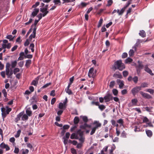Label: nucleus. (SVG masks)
<instances>
[{
    "label": "nucleus",
    "mask_w": 154,
    "mask_h": 154,
    "mask_svg": "<svg viewBox=\"0 0 154 154\" xmlns=\"http://www.w3.org/2000/svg\"><path fill=\"white\" fill-rule=\"evenodd\" d=\"M114 67L115 69H118L120 71H122L125 69V66L122 63L121 60H119L114 63Z\"/></svg>",
    "instance_id": "1"
},
{
    "label": "nucleus",
    "mask_w": 154,
    "mask_h": 154,
    "mask_svg": "<svg viewBox=\"0 0 154 154\" xmlns=\"http://www.w3.org/2000/svg\"><path fill=\"white\" fill-rule=\"evenodd\" d=\"M11 110V109L8 106H6V108L2 107L1 108L2 115L3 119L5 118L7 115L9 114Z\"/></svg>",
    "instance_id": "2"
},
{
    "label": "nucleus",
    "mask_w": 154,
    "mask_h": 154,
    "mask_svg": "<svg viewBox=\"0 0 154 154\" xmlns=\"http://www.w3.org/2000/svg\"><path fill=\"white\" fill-rule=\"evenodd\" d=\"M83 133L84 131H82L81 129L79 130L76 133L77 137L76 138V139H78L81 143H83L85 139Z\"/></svg>",
    "instance_id": "3"
},
{
    "label": "nucleus",
    "mask_w": 154,
    "mask_h": 154,
    "mask_svg": "<svg viewBox=\"0 0 154 154\" xmlns=\"http://www.w3.org/2000/svg\"><path fill=\"white\" fill-rule=\"evenodd\" d=\"M97 70L94 69L93 68H91L89 70L88 72V76L89 77L94 78L96 76Z\"/></svg>",
    "instance_id": "4"
},
{
    "label": "nucleus",
    "mask_w": 154,
    "mask_h": 154,
    "mask_svg": "<svg viewBox=\"0 0 154 154\" xmlns=\"http://www.w3.org/2000/svg\"><path fill=\"white\" fill-rule=\"evenodd\" d=\"M113 97L111 94L109 93L107 94L104 97L105 102H107L112 100L113 99Z\"/></svg>",
    "instance_id": "5"
},
{
    "label": "nucleus",
    "mask_w": 154,
    "mask_h": 154,
    "mask_svg": "<svg viewBox=\"0 0 154 154\" xmlns=\"http://www.w3.org/2000/svg\"><path fill=\"white\" fill-rule=\"evenodd\" d=\"M141 90V87L140 86H136L132 89L131 92L134 95H135L140 91Z\"/></svg>",
    "instance_id": "6"
},
{
    "label": "nucleus",
    "mask_w": 154,
    "mask_h": 154,
    "mask_svg": "<svg viewBox=\"0 0 154 154\" xmlns=\"http://www.w3.org/2000/svg\"><path fill=\"white\" fill-rule=\"evenodd\" d=\"M93 124L94 126L93 128L96 129H98L101 126V124L98 121H94Z\"/></svg>",
    "instance_id": "7"
},
{
    "label": "nucleus",
    "mask_w": 154,
    "mask_h": 154,
    "mask_svg": "<svg viewBox=\"0 0 154 154\" xmlns=\"http://www.w3.org/2000/svg\"><path fill=\"white\" fill-rule=\"evenodd\" d=\"M140 94L142 95L143 97L148 99H151L152 98V96L149 94L147 93H145L142 91H140Z\"/></svg>",
    "instance_id": "8"
},
{
    "label": "nucleus",
    "mask_w": 154,
    "mask_h": 154,
    "mask_svg": "<svg viewBox=\"0 0 154 154\" xmlns=\"http://www.w3.org/2000/svg\"><path fill=\"white\" fill-rule=\"evenodd\" d=\"M48 8H40V11L42 12L43 14L45 16L49 13V11L47 10Z\"/></svg>",
    "instance_id": "9"
},
{
    "label": "nucleus",
    "mask_w": 154,
    "mask_h": 154,
    "mask_svg": "<svg viewBox=\"0 0 154 154\" xmlns=\"http://www.w3.org/2000/svg\"><path fill=\"white\" fill-rule=\"evenodd\" d=\"M117 83L119 85V88L120 89H122L124 85V81L120 79H118L116 80Z\"/></svg>",
    "instance_id": "10"
},
{
    "label": "nucleus",
    "mask_w": 154,
    "mask_h": 154,
    "mask_svg": "<svg viewBox=\"0 0 154 154\" xmlns=\"http://www.w3.org/2000/svg\"><path fill=\"white\" fill-rule=\"evenodd\" d=\"M39 11V8H35L33 10V11L32 12L31 17H34L36 16Z\"/></svg>",
    "instance_id": "11"
},
{
    "label": "nucleus",
    "mask_w": 154,
    "mask_h": 154,
    "mask_svg": "<svg viewBox=\"0 0 154 154\" xmlns=\"http://www.w3.org/2000/svg\"><path fill=\"white\" fill-rule=\"evenodd\" d=\"M113 77L116 79H122V76L121 73L118 72V73L116 72V73H114L113 75Z\"/></svg>",
    "instance_id": "12"
},
{
    "label": "nucleus",
    "mask_w": 154,
    "mask_h": 154,
    "mask_svg": "<svg viewBox=\"0 0 154 154\" xmlns=\"http://www.w3.org/2000/svg\"><path fill=\"white\" fill-rule=\"evenodd\" d=\"M39 79V77H37L36 78H35L34 80H33L31 83V85H33L35 86H36L38 83V81Z\"/></svg>",
    "instance_id": "13"
},
{
    "label": "nucleus",
    "mask_w": 154,
    "mask_h": 154,
    "mask_svg": "<svg viewBox=\"0 0 154 154\" xmlns=\"http://www.w3.org/2000/svg\"><path fill=\"white\" fill-rule=\"evenodd\" d=\"M144 70L145 71L149 73L151 75H153V74L152 73V70L149 68L147 65H146L144 67Z\"/></svg>",
    "instance_id": "14"
},
{
    "label": "nucleus",
    "mask_w": 154,
    "mask_h": 154,
    "mask_svg": "<svg viewBox=\"0 0 154 154\" xmlns=\"http://www.w3.org/2000/svg\"><path fill=\"white\" fill-rule=\"evenodd\" d=\"M23 114V112H21L19 113L17 115V117L15 119L14 121L16 122H17L20 119V118L22 117Z\"/></svg>",
    "instance_id": "15"
},
{
    "label": "nucleus",
    "mask_w": 154,
    "mask_h": 154,
    "mask_svg": "<svg viewBox=\"0 0 154 154\" xmlns=\"http://www.w3.org/2000/svg\"><path fill=\"white\" fill-rule=\"evenodd\" d=\"M139 35L143 38L145 37L146 36V34L143 30H140L139 33Z\"/></svg>",
    "instance_id": "16"
},
{
    "label": "nucleus",
    "mask_w": 154,
    "mask_h": 154,
    "mask_svg": "<svg viewBox=\"0 0 154 154\" xmlns=\"http://www.w3.org/2000/svg\"><path fill=\"white\" fill-rule=\"evenodd\" d=\"M146 132L148 137H150L152 136V133L151 131L148 130H146Z\"/></svg>",
    "instance_id": "17"
},
{
    "label": "nucleus",
    "mask_w": 154,
    "mask_h": 154,
    "mask_svg": "<svg viewBox=\"0 0 154 154\" xmlns=\"http://www.w3.org/2000/svg\"><path fill=\"white\" fill-rule=\"evenodd\" d=\"M26 113L27 114V115L29 116H31L32 115V111L30 110V108L27 109L26 110Z\"/></svg>",
    "instance_id": "18"
},
{
    "label": "nucleus",
    "mask_w": 154,
    "mask_h": 154,
    "mask_svg": "<svg viewBox=\"0 0 154 154\" xmlns=\"http://www.w3.org/2000/svg\"><path fill=\"white\" fill-rule=\"evenodd\" d=\"M36 28H34L33 29V31L32 34L30 35V37H32L33 38H35V37L36 32Z\"/></svg>",
    "instance_id": "19"
},
{
    "label": "nucleus",
    "mask_w": 154,
    "mask_h": 154,
    "mask_svg": "<svg viewBox=\"0 0 154 154\" xmlns=\"http://www.w3.org/2000/svg\"><path fill=\"white\" fill-rule=\"evenodd\" d=\"M58 108L60 109H62L63 108H66V106H64L63 103L60 102L59 103Z\"/></svg>",
    "instance_id": "20"
},
{
    "label": "nucleus",
    "mask_w": 154,
    "mask_h": 154,
    "mask_svg": "<svg viewBox=\"0 0 154 154\" xmlns=\"http://www.w3.org/2000/svg\"><path fill=\"white\" fill-rule=\"evenodd\" d=\"M80 118H81L83 121L85 122V123H87L88 121V117L85 116H80Z\"/></svg>",
    "instance_id": "21"
},
{
    "label": "nucleus",
    "mask_w": 154,
    "mask_h": 154,
    "mask_svg": "<svg viewBox=\"0 0 154 154\" xmlns=\"http://www.w3.org/2000/svg\"><path fill=\"white\" fill-rule=\"evenodd\" d=\"M148 84L146 82H143L141 84V85L140 87H141V88H145L148 87Z\"/></svg>",
    "instance_id": "22"
},
{
    "label": "nucleus",
    "mask_w": 154,
    "mask_h": 154,
    "mask_svg": "<svg viewBox=\"0 0 154 154\" xmlns=\"http://www.w3.org/2000/svg\"><path fill=\"white\" fill-rule=\"evenodd\" d=\"M125 8H123L121 10V11H120L118 9L117 11V12L118 14L119 15H121L123 14L124 11H125Z\"/></svg>",
    "instance_id": "23"
},
{
    "label": "nucleus",
    "mask_w": 154,
    "mask_h": 154,
    "mask_svg": "<svg viewBox=\"0 0 154 154\" xmlns=\"http://www.w3.org/2000/svg\"><path fill=\"white\" fill-rule=\"evenodd\" d=\"M117 122L120 124V126L123 125L124 122L122 119H120L118 120Z\"/></svg>",
    "instance_id": "24"
},
{
    "label": "nucleus",
    "mask_w": 154,
    "mask_h": 154,
    "mask_svg": "<svg viewBox=\"0 0 154 154\" xmlns=\"http://www.w3.org/2000/svg\"><path fill=\"white\" fill-rule=\"evenodd\" d=\"M17 64V61L16 60L13 61L11 62V66L12 68H14Z\"/></svg>",
    "instance_id": "25"
},
{
    "label": "nucleus",
    "mask_w": 154,
    "mask_h": 154,
    "mask_svg": "<svg viewBox=\"0 0 154 154\" xmlns=\"http://www.w3.org/2000/svg\"><path fill=\"white\" fill-rule=\"evenodd\" d=\"M34 45L33 43L31 44L30 45L29 48L31 50L32 52H33L34 51Z\"/></svg>",
    "instance_id": "26"
},
{
    "label": "nucleus",
    "mask_w": 154,
    "mask_h": 154,
    "mask_svg": "<svg viewBox=\"0 0 154 154\" xmlns=\"http://www.w3.org/2000/svg\"><path fill=\"white\" fill-rule=\"evenodd\" d=\"M22 117L21 119L23 121L26 120H27L28 119V117L27 115L26 114H24L23 115H22Z\"/></svg>",
    "instance_id": "27"
},
{
    "label": "nucleus",
    "mask_w": 154,
    "mask_h": 154,
    "mask_svg": "<svg viewBox=\"0 0 154 154\" xmlns=\"http://www.w3.org/2000/svg\"><path fill=\"white\" fill-rule=\"evenodd\" d=\"M6 38L9 39L10 41H12L13 40L14 37L11 35H8L6 36Z\"/></svg>",
    "instance_id": "28"
},
{
    "label": "nucleus",
    "mask_w": 154,
    "mask_h": 154,
    "mask_svg": "<svg viewBox=\"0 0 154 154\" xmlns=\"http://www.w3.org/2000/svg\"><path fill=\"white\" fill-rule=\"evenodd\" d=\"M79 122V119L78 117L76 116L74 119V122L75 124H78Z\"/></svg>",
    "instance_id": "29"
},
{
    "label": "nucleus",
    "mask_w": 154,
    "mask_h": 154,
    "mask_svg": "<svg viewBox=\"0 0 154 154\" xmlns=\"http://www.w3.org/2000/svg\"><path fill=\"white\" fill-rule=\"evenodd\" d=\"M137 102L138 100L137 99H132L131 100V103L133 105L136 106Z\"/></svg>",
    "instance_id": "30"
},
{
    "label": "nucleus",
    "mask_w": 154,
    "mask_h": 154,
    "mask_svg": "<svg viewBox=\"0 0 154 154\" xmlns=\"http://www.w3.org/2000/svg\"><path fill=\"white\" fill-rule=\"evenodd\" d=\"M77 137L76 134L75 133H73L70 136V138L72 139H76V138Z\"/></svg>",
    "instance_id": "31"
},
{
    "label": "nucleus",
    "mask_w": 154,
    "mask_h": 154,
    "mask_svg": "<svg viewBox=\"0 0 154 154\" xmlns=\"http://www.w3.org/2000/svg\"><path fill=\"white\" fill-rule=\"evenodd\" d=\"M87 124L86 123H85L84 124L80 126V128L83 129H85L87 127Z\"/></svg>",
    "instance_id": "32"
},
{
    "label": "nucleus",
    "mask_w": 154,
    "mask_h": 154,
    "mask_svg": "<svg viewBox=\"0 0 154 154\" xmlns=\"http://www.w3.org/2000/svg\"><path fill=\"white\" fill-rule=\"evenodd\" d=\"M31 63V60H27L26 61V63L25 64V66L27 67H28L29 65Z\"/></svg>",
    "instance_id": "33"
},
{
    "label": "nucleus",
    "mask_w": 154,
    "mask_h": 154,
    "mask_svg": "<svg viewBox=\"0 0 154 154\" xmlns=\"http://www.w3.org/2000/svg\"><path fill=\"white\" fill-rule=\"evenodd\" d=\"M133 61L132 59L130 58H128L125 60V63H128L132 62Z\"/></svg>",
    "instance_id": "34"
},
{
    "label": "nucleus",
    "mask_w": 154,
    "mask_h": 154,
    "mask_svg": "<svg viewBox=\"0 0 154 154\" xmlns=\"http://www.w3.org/2000/svg\"><path fill=\"white\" fill-rule=\"evenodd\" d=\"M115 82L114 81H112L110 82L109 87L110 88H113L115 85Z\"/></svg>",
    "instance_id": "35"
},
{
    "label": "nucleus",
    "mask_w": 154,
    "mask_h": 154,
    "mask_svg": "<svg viewBox=\"0 0 154 154\" xmlns=\"http://www.w3.org/2000/svg\"><path fill=\"white\" fill-rule=\"evenodd\" d=\"M98 106L99 108L100 109V110L101 111L103 110L106 108L105 106L103 105H100L99 104V105H98Z\"/></svg>",
    "instance_id": "36"
},
{
    "label": "nucleus",
    "mask_w": 154,
    "mask_h": 154,
    "mask_svg": "<svg viewBox=\"0 0 154 154\" xmlns=\"http://www.w3.org/2000/svg\"><path fill=\"white\" fill-rule=\"evenodd\" d=\"M45 17L44 15L42 13H40L37 16V17L38 18V20L39 21L42 19V17Z\"/></svg>",
    "instance_id": "37"
},
{
    "label": "nucleus",
    "mask_w": 154,
    "mask_h": 154,
    "mask_svg": "<svg viewBox=\"0 0 154 154\" xmlns=\"http://www.w3.org/2000/svg\"><path fill=\"white\" fill-rule=\"evenodd\" d=\"M112 92L113 94L115 96H116L118 94V91L116 89H113L112 90Z\"/></svg>",
    "instance_id": "38"
},
{
    "label": "nucleus",
    "mask_w": 154,
    "mask_h": 154,
    "mask_svg": "<svg viewBox=\"0 0 154 154\" xmlns=\"http://www.w3.org/2000/svg\"><path fill=\"white\" fill-rule=\"evenodd\" d=\"M133 81L135 83H137L138 81V78L137 76H134L132 79Z\"/></svg>",
    "instance_id": "39"
},
{
    "label": "nucleus",
    "mask_w": 154,
    "mask_h": 154,
    "mask_svg": "<svg viewBox=\"0 0 154 154\" xmlns=\"http://www.w3.org/2000/svg\"><path fill=\"white\" fill-rule=\"evenodd\" d=\"M19 148L17 147L16 146H15L14 152L16 154H18L19 152Z\"/></svg>",
    "instance_id": "40"
},
{
    "label": "nucleus",
    "mask_w": 154,
    "mask_h": 154,
    "mask_svg": "<svg viewBox=\"0 0 154 154\" xmlns=\"http://www.w3.org/2000/svg\"><path fill=\"white\" fill-rule=\"evenodd\" d=\"M22 154H27L29 153V150L28 149H26L24 150L23 149H22Z\"/></svg>",
    "instance_id": "41"
},
{
    "label": "nucleus",
    "mask_w": 154,
    "mask_h": 154,
    "mask_svg": "<svg viewBox=\"0 0 154 154\" xmlns=\"http://www.w3.org/2000/svg\"><path fill=\"white\" fill-rule=\"evenodd\" d=\"M21 131L20 130H19L17 132V133L15 135V137L16 138L18 137H19Z\"/></svg>",
    "instance_id": "42"
},
{
    "label": "nucleus",
    "mask_w": 154,
    "mask_h": 154,
    "mask_svg": "<svg viewBox=\"0 0 154 154\" xmlns=\"http://www.w3.org/2000/svg\"><path fill=\"white\" fill-rule=\"evenodd\" d=\"M127 134L125 131H123L121 134V137L123 138L126 137Z\"/></svg>",
    "instance_id": "43"
},
{
    "label": "nucleus",
    "mask_w": 154,
    "mask_h": 154,
    "mask_svg": "<svg viewBox=\"0 0 154 154\" xmlns=\"http://www.w3.org/2000/svg\"><path fill=\"white\" fill-rule=\"evenodd\" d=\"M122 74L124 77H126L128 75V72L127 71H124L122 72Z\"/></svg>",
    "instance_id": "44"
},
{
    "label": "nucleus",
    "mask_w": 154,
    "mask_h": 154,
    "mask_svg": "<svg viewBox=\"0 0 154 154\" xmlns=\"http://www.w3.org/2000/svg\"><path fill=\"white\" fill-rule=\"evenodd\" d=\"M134 51L132 49H131L129 52V55L130 56H131L134 55Z\"/></svg>",
    "instance_id": "45"
},
{
    "label": "nucleus",
    "mask_w": 154,
    "mask_h": 154,
    "mask_svg": "<svg viewBox=\"0 0 154 154\" xmlns=\"http://www.w3.org/2000/svg\"><path fill=\"white\" fill-rule=\"evenodd\" d=\"M20 69L18 68H15L14 70V74H16L17 72H19Z\"/></svg>",
    "instance_id": "46"
},
{
    "label": "nucleus",
    "mask_w": 154,
    "mask_h": 154,
    "mask_svg": "<svg viewBox=\"0 0 154 154\" xmlns=\"http://www.w3.org/2000/svg\"><path fill=\"white\" fill-rule=\"evenodd\" d=\"M131 0H129L128 2H127V3L126 5L123 8H125V9L127 8L128 7L129 5L131 3Z\"/></svg>",
    "instance_id": "47"
},
{
    "label": "nucleus",
    "mask_w": 154,
    "mask_h": 154,
    "mask_svg": "<svg viewBox=\"0 0 154 154\" xmlns=\"http://www.w3.org/2000/svg\"><path fill=\"white\" fill-rule=\"evenodd\" d=\"M134 131L135 132L140 131H141L140 128L137 126H135L134 127Z\"/></svg>",
    "instance_id": "48"
},
{
    "label": "nucleus",
    "mask_w": 154,
    "mask_h": 154,
    "mask_svg": "<svg viewBox=\"0 0 154 154\" xmlns=\"http://www.w3.org/2000/svg\"><path fill=\"white\" fill-rule=\"evenodd\" d=\"M65 91L69 95L72 94V92L69 89H66Z\"/></svg>",
    "instance_id": "49"
},
{
    "label": "nucleus",
    "mask_w": 154,
    "mask_h": 154,
    "mask_svg": "<svg viewBox=\"0 0 154 154\" xmlns=\"http://www.w3.org/2000/svg\"><path fill=\"white\" fill-rule=\"evenodd\" d=\"M103 19L101 18L99 21V23L98 25V27H100L101 26V25L103 23Z\"/></svg>",
    "instance_id": "50"
},
{
    "label": "nucleus",
    "mask_w": 154,
    "mask_h": 154,
    "mask_svg": "<svg viewBox=\"0 0 154 154\" xmlns=\"http://www.w3.org/2000/svg\"><path fill=\"white\" fill-rule=\"evenodd\" d=\"M51 84V83L50 82L47 84H46L45 85H44V86H43L41 88H45L48 86H49V85H50Z\"/></svg>",
    "instance_id": "51"
},
{
    "label": "nucleus",
    "mask_w": 154,
    "mask_h": 154,
    "mask_svg": "<svg viewBox=\"0 0 154 154\" xmlns=\"http://www.w3.org/2000/svg\"><path fill=\"white\" fill-rule=\"evenodd\" d=\"M146 91L149 92L151 94H153L154 93V90L151 89H147Z\"/></svg>",
    "instance_id": "52"
},
{
    "label": "nucleus",
    "mask_w": 154,
    "mask_h": 154,
    "mask_svg": "<svg viewBox=\"0 0 154 154\" xmlns=\"http://www.w3.org/2000/svg\"><path fill=\"white\" fill-rule=\"evenodd\" d=\"M2 92L4 94V96L5 97H6L7 95V93L5 89H4L2 90Z\"/></svg>",
    "instance_id": "53"
},
{
    "label": "nucleus",
    "mask_w": 154,
    "mask_h": 154,
    "mask_svg": "<svg viewBox=\"0 0 154 154\" xmlns=\"http://www.w3.org/2000/svg\"><path fill=\"white\" fill-rule=\"evenodd\" d=\"M6 145V144H5L4 143H2L0 145V147L2 148L5 149Z\"/></svg>",
    "instance_id": "54"
},
{
    "label": "nucleus",
    "mask_w": 154,
    "mask_h": 154,
    "mask_svg": "<svg viewBox=\"0 0 154 154\" xmlns=\"http://www.w3.org/2000/svg\"><path fill=\"white\" fill-rule=\"evenodd\" d=\"M128 56V54L126 53H124L122 55V58H125L127 57Z\"/></svg>",
    "instance_id": "55"
},
{
    "label": "nucleus",
    "mask_w": 154,
    "mask_h": 154,
    "mask_svg": "<svg viewBox=\"0 0 154 154\" xmlns=\"http://www.w3.org/2000/svg\"><path fill=\"white\" fill-rule=\"evenodd\" d=\"M30 41H29V39H27L26 40V42L24 43L25 46H27L29 45V43Z\"/></svg>",
    "instance_id": "56"
},
{
    "label": "nucleus",
    "mask_w": 154,
    "mask_h": 154,
    "mask_svg": "<svg viewBox=\"0 0 154 154\" xmlns=\"http://www.w3.org/2000/svg\"><path fill=\"white\" fill-rule=\"evenodd\" d=\"M53 2L54 3L55 5H57L61 3L60 0H54Z\"/></svg>",
    "instance_id": "57"
},
{
    "label": "nucleus",
    "mask_w": 154,
    "mask_h": 154,
    "mask_svg": "<svg viewBox=\"0 0 154 154\" xmlns=\"http://www.w3.org/2000/svg\"><path fill=\"white\" fill-rule=\"evenodd\" d=\"M39 2H36L35 3V5H32V8H36V7H37V6H38L39 5Z\"/></svg>",
    "instance_id": "58"
},
{
    "label": "nucleus",
    "mask_w": 154,
    "mask_h": 154,
    "mask_svg": "<svg viewBox=\"0 0 154 154\" xmlns=\"http://www.w3.org/2000/svg\"><path fill=\"white\" fill-rule=\"evenodd\" d=\"M55 91L54 90H52L51 92L50 95L53 97L55 95Z\"/></svg>",
    "instance_id": "59"
},
{
    "label": "nucleus",
    "mask_w": 154,
    "mask_h": 154,
    "mask_svg": "<svg viewBox=\"0 0 154 154\" xmlns=\"http://www.w3.org/2000/svg\"><path fill=\"white\" fill-rule=\"evenodd\" d=\"M56 101V99L54 97L52 98L51 100V104L52 105H53L55 103Z\"/></svg>",
    "instance_id": "60"
},
{
    "label": "nucleus",
    "mask_w": 154,
    "mask_h": 154,
    "mask_svg": "<svg viewBox=\"0 0 154 154\" xmlns=\"http://www.w3.org/2000/svg\"><path fill=\"white\" fill-rule=\"evenodd\" d=\"M149 121V119H148V118L145 117L143 119V122H147Z\"/></svg>",
    "instance_id": "61"
},
{
    "label": "nucleus",
    "mask_w": 154,
    "mask_h": 154,
    "mask_svg": "<svg viewBox=\"0 0 154 154\" xmlns=\"http://www.w3.org/2000/svg\"><path fill=\"white\" fill-rule=\"evenodd\" d=\"M18 65L19 67H22L23 66L24 64V62L23 61H21L18 63Z\"/></svg>",
    "instance_id": "62"
},
{
    "label": "nucleus",
    "mask_w": 154,
    "mask_h": 154,
    "mask_svg": "<svg viewBox=\"0 0 154 154\" xmlns=\"http://www.w3.org/2000/svg\"><path fill=\"white\" fill-rule=\"evenodd\" d=\"M121 93L122 95H124L127 93V91L126 89H124L121 91Z\"/></svg>",
    "instance_id": "63"
},
{
    "label": "nucleus",
    "mask_w": 154,
    "mask_h": 154,
    "mask_svg": "<svg viewBox=\"0 0 154 154\" xmlns=\"http://www.w3.org/2000/svg\"><path fill=\"white\" fill-rule=\"evenodd\" d=\"M71 152L73 154H76V150L73 148L71 149Z\"/></svg>",
    "instance_id": "64"
}]
</instances>
